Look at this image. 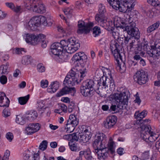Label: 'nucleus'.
<instances>
[{
  "instance_id": "nucleus-39",
  "label": "nucleus",
  "mask_w": 160,
  "mask_h": 160,
  "mask_svg": "<svg viewBox=\"0 0 160 160\" xmlns=\"http://www.w3.org/2000/svg\"><path fill=\"white\" fill-rule=\"evenodd\" d=\"M78 28L77 31V32L78 34H82L83 33H87L89 32V29H87L86 27Z\"/></svg>"
},
{
  "instance_id": "nucleus-9",
  "label": "nucleus",
  "mask_w": 160,
  "mask_h": 160,
  "mask_svg": "<svg viewBox=\"0 0 160 160\" xmlns=\"http://www.w3.org/2000/svg\"><path fill=\"white\" fill-rule=\"evenodd\" d=\"M78 123L79 120L76 116L74 115H71L66 124V132L69 133L72 132Z\"/></svg>"
},
{
  "instance_id": "nucleus-6",
  "label": "nucleus",
  "mask_w": 160,
  "mask_h": 160,
  "mask_svg": "<svg viewBox=\"0 0 160 160\" xmlns=\"http://www.w3.org/2000/svg\"><path fill=\"white\" fill-rule=\"evenodd\" d=\"M150 126H143L141 127V136L142 139L146 142H153L155 141L158 137L156 134L151 131Z\"/></svg>"
},
{
  "instance_id": "nucleus-1",
  "label": "nucleus",
  "mask_w": 160,
  "mask_h": 160,
  "mask_svg": "<svg viewBox=\"0 0 160 160\" xmlns=\"http://www.w3.org/2000/svg\"><path fill=\"white\" fill-rule=\"evenodd\" d=\"M80 47V44L75 38H72L61 41L60 42H56L51 46V52L52 57L55 59L62 51L67 53H72L77 50Z\"/></svg>"
},
{
  "instance_id": "nucleus-64",
  "label": "nucleus",
  "mask_w": 160,
  "mask_h": 160,
  "mask_svg": "<svg viewBox=\"0 0 160 160\" xmlns=\"http://www.w3.org/2000/svg\"><path fill=\"white\" fill-rule=\"evenodd\" d=\"M86 159L87 160H92L93 159L90 153L87 152L84 156Z\"/></svg>"
},
{
  "instance_id": "nucleus-53",
  "label": "nucleus",
  "mask_w": 160,
  "mask_h": 160,
  "mask_svg": "<svg viewBox=\"0 0 160 160\" xmlns=\"http://www.w3.org/2000/svg\"><path fill=\"white\" fill-rule=\"evenodd\" d=\"M12 10L17 13H21L22 11V9L20 6H15L13 9Z\"/></svg>"
},
{
  "instance_id": "nucleus-8",
  "label": "nucleus",
  "mask_w": 160,
  "mask_h": 160,
  "mask_svg": "<svg viewBox=\"0 0 160 160\" xmlns=\"http://www.w3.org/2000/svg\"><path fill=\"white\" fill-rule=\"evenodd\" d=\"M109 98L110 100L115 101L120 104L125 105L128 102V96L125 92L114 93L110 96Z\"/></svg>"
},
{
  "instance_id": "nucleus-31",
  "label": "nucleus",
  "mask_w": 160,
  "mask_h": 160,
  "mask_svg": "<svg viewBox=\"0 0 160 160\" xmlns=\"http://www.w3.org/2000/svg\"><path fill=\"white\" fill-rule=\"evenodd\" d=\"M24 154H25L24 157V160H38L39 159V155L38 153L32 155L31 158H30L29 155L28 154V152Z\"/></svg>"
},
{
  "instance_id": "nucleus-28",
  "label": "nucleus",
  "mask_w": 160,
  "mask_h": 160,
  "mask_svg": "<svg viewBox=\"0 0 160 160\" xmlns=\"http://www.w3.org/2000/svg\"><path fill=\"white\" fill-rule=\"evenodd\" d=\"M33 61V60L31 56H26L23 57L22 59V63L24 65H27L29 64H32Z\"/></svg>"
},
{
  "instance_id": "nucleus-41",
  "label": "nucleus",
  "mask_w": 160,
  "mask_h": 160,
  "mask_svg": "<svg viewBox=\"0 0 160 160\" xmlns=\"http://www.w3.org/2000/svg\"><path fill=\"white\" fill-rule=\"evenodd\" d=\"M148 2L153 6H160V4L158 0H147Z\"/></svg>"
},
{
  "instance_id": "nucleus-16",
  "label": "nucleus",
  "mask_w": 160,
  "mask_h": 160,
  "mask_svg": "<svg viewBox=\"0 0 160 160\" xmlns=\"http://www.w3.org/2000/svg\"><path fill=\"white\" fill-rule=\"evenodd\" d=\"M40 128V126L38 123L30 124L26 128L25 132L28 135H31L38 131Z\"/></svg>"
},
{
  "instance_id": "nucleus-62",
  "label": "nucleus",
  "mask_w": 160,
  "mask_h": 160,
  "mask_svg": "<svg viewBox=\"0 0 160 160\" xmlns=\"http://www.w3.org/2000/svg\"><path fill=\"white\" fill-rule=\"evenodd\" d=\"M109 105L105 104L102 105V109L104 111H107L109 112Z\"/></svg>"
},
{
  "instance_id": "nucleus-38",
  "label": "nucleus",
  "mask_w": 160,
  "mask_h": 160,
  "mask_svg": "<svg viewBox=\"0 0 160 160\" xmlns=\"http://www.w3.org/2000/svg\"><path fill=\"white\" fill-rule=\"evenodd\" d=\"M48 142L46 140L43 141L39 146V149L42 151L45 150L47 148Z\"/></svg>"
},
{
  "instance_id": "nucleus-54",
  "label": "nucleus",
  "mask_w": 160,
  "mask_h": 160,
  "mask_svg": "<svg viewBox=\"0 0 160 160\" xmlns=\"http://www.w3.org/2000/svg\"><path fill=\"white\" fill-rule=\"evenodd\" d=\"M3 115L5 117H7L10 116L11 113L9 110L4 109L2 112Z\"/></svg>"
},
{
  "instance_id": "nucleus-61",
  "label": "nucleus",
  "mask_w": 160,
  "mask_h": 160,
  "mask_svg": "<svg viewBox=\"0 0 160 160\" xmlns=\"http://www.w3.org/2000/svg\"><path fill=\"white\" fill-rule=\"evenodd\" d=\"M78 28L86 27L85 22L82 21H79L78 22Z\"/></svg>"
},
{
  "instance_id": "nucleus-24",
  "label": "nucleus",
  "mask_w": 160,
  "mask_h": 160,
  "mask_svg": "<svg viewBox=\"0 0 160 160\" xmlns=\"http://www.w3.org/2000/svg\"><path fill=\"white\" fill-rule=\"evenodd\" d=\"M59 87V83L57 81L52 82L49 86V88L47 89L48 92L50 93H54L56 92Z\"/></svg>"
},
{
  "instance_id": "nucleus-20",
  "label": "nucleus",
  "mask_w": 160,
  "mask_h": 160,
  "mask_svg": "<svg viewBox=\"0 0 160 160\" xmlns=\"http://www.w3.org/2000/svg\"><path fill=\"white\" fill-rule=\"evenodd\" d=\"M9 103L10 101L7 97L5 93L0 92V107H8Z\"/></svg>"
},
{
  "instance_id": "nucleus-19",
  "label": "nucleus",
  "mask_w": 160,
  "mask_h": 160,
  "mask_svg": "<svg viewBox=\"0 0 160 160\" xmlns=\"http://www.w3.org/2000/svg\"><path fill=\"white\" fill-rule=\"evenodd\" d=\"M76 92L74 88H69L67 86L62 88L57 93L56 96L60 97L64 94L70 93L71 95L73 96Z\"/></svg>"
},
{
  "instance_id": "nucleus-36",
  "label": "nucleus",
  "mask_w": 160,
  "mask_h": 160,
  "mask_svg": "<svg viewBox=\"0 0 160 160\" xmlns=\"http://www.w3.org/2000/svg\"><path fill=\"white\" fill-rule=\"evenodd\" d=\"M61 53V54L60 53L59 55L55 58L56 60L60 61L59 59H60L63 61H65V60H67L68 58V55L66 54V53L62 52Z\"/></svg>"
},
{
  "instance_id": "nucleus-3",
  "label": "nucleus",
  "mask_w": 160,
  "mask_h": 160,
  "mask_svg": "<svg viewBox=\"0 0 160 160\" xmlns=\"http://www.w3.org/2000/svg\"><path fill=\"white\" fill-rule=\"evenodd\" d=\"M112 8L123 13L131 11L136 4L135 0H107Z\"/></svg>"
},
{
  "instance_id": "nucleus-52",
  "label": "nucleus",
  "mask_w": 160,
  "mask_h": 160,
  "mask_svg": "<svg viewBox=\"0 0 160 160\" xmlns=\"http://www.w3.org/2000/svg\"><path fill=\"white\" fill-rule=\"evenodd\" d=\"M103 76H102L100 79L97 81V85H98L99 87H101L102 88H103V87H104V84L103 83Z\"/></svg>"
},
{
  "instance_id": "nucleus-11",
  "label": "nucleus",
  "mask_w": 160,
  "mask_h": 160,
  "mask_svg": "<svg viewBox=\"0 0 160 160\" xmlns=\"http://www.w3.org/2000/svg\"><path fill=\"white\" fill-rule=\"evenodd\" d=\"M135 81L138 84L142 85L146 83L148 81L147 74L142 70L137 71L134 76Z\"/></svg>"
},
{
  "instance_id": "nucleus-10",
  "label": "nucleus",
  "mask_w": 160,
  "mask_h": 160,
  "mask_svg": "<svg viewBox=\"0 0 160 160\" xmlns=\"http://www.w3.org/2000/svg\"><path fill=\"white\" fill-rule=\"evenodd\" d=\"M76 75V72L75 71L71 70L70 72V74L68 75L65 77L63 82V84L71 86L74 85L76 83H79L80 82Z\"/></svg>"
},
{
  "instance_id": "nucleus-15",
  "label": "nucleus",
  "mask_w": 160,
  "mask_h": 160,
  "mask_svg": "<svg viewBox=\"0 0 160 160\" xmlns=\"http://www.w3.org/2000/svg\"><path fill=\"white\" fill-rule=\"evenodd\" d=\"M117 120L116 116L114 115L109 116L103 122L104 127L107 129L111 128L115 124Z\"/></svg>"
},
{
  "instance_id": "nucleus-5",
  "label": "nucleus",
  "mask_w": 160,
  "mask_h": 160,
  "mask_svg": "<svg viewBox=\"0 0 160 160\" xmlns=\"http://www.w3.org/2000/svg\"><path fill=\"white\" fill-rule=\"evenodd\" d=\"M95 83L92 80H87L84 82L82 86L81 87V92L85 97H90L93 95L96 89L98 90L99 87L97 86V88H94Z\"/></svg>"
},
{
  "instance_id": "nucleus-46",
  "label": "nucleus",
  "mask_w": 160,
  "mask_h": 160,
  "mask_svg": "<svg viewBox=\"0 0 160 160\" xmlns=\"http://www.w3.org/2000/svg\"><path fill=\"white\" fill-rule=\"evenodd\" d=\"M149 157V152L148 151L142 153L141 156V158L143 160L148 159Z\"/></svg>"
},
{
  "instance_id": "nucleus-29",
  "label": "nucleus",
  "mask_w": 160,
  "mask_h": 160,
  "mask_svg": "<svg viewBox=\"0 0 160 160\" xmlns=\"http://www.w3.org/2000/svg\"><path fill=\"white\" fill-rule=\"evenodd\" d=\"M160 25V22L158 21L150 25L147 28V32L148 33H151L152 32L158 28Z\"/></svg>"
},
{
  "instance_id": "nucleus-44",
  "label": "nucleus",
  "mask_w": 160,
  "mask_h": 160,
  "mask_svg": "<svg viewBox=\"0 0 160 160\" xmlns=\"http://www.w3.org/2000/svg\"><path fill=\"white\" fill-rule=\"evenodd\" d=\"M16 122L19 124L23 125L25 123V121L20 116H17L16 119Z\"/></svg>"
},
{
  "instance_id": "nucleus-59",
  "label": "nucleus",
  "mask_w": 160,
  "mask_h": 160,
  "mask_svg": "<svg viewBox=\"0 0 160 160\" xmlns=\"http://www.w3.org/2000/svg\"><path fill=\"white\" fill-rule=\"evenodd\" d=\"M134 101L135 103H137L138 105H139L141 102V100L140 99V97L139 96L138 94V92H137L136 95L135 99Z\"/></svg>"
},
{
  "instance_id": "nucleus-14",
  "label": "nucleus",
  "mask_w": 160,
  "mask_h": 160,
  "mask_svg": "<svg viewBox=\"0 0 160 160\" xmlns=\"http://www.w3.org/2000/svg\"><path fill=\"white\" fill-rule=\"evenodd\" d=\"M138 39L132 37L127 36L125 37L124 39V42L126 44L129 43V45L128 46V49L129 53L131 52L134 51L136 49L135 43Z\"/></svg>"
},
{
  "instance_id": "nucleus-58",
  "label": "nucleus",
  "mask_w": 160,
  "mask_h": 160,
  "mask_svg": "<svg viewBox=\"0 0 160 160\" xmlns=\"http://www.w3.org/2000/svg\"><path fill=\"white\" fill-rule=\"evenodd\" d=\"M10 155V151L8 150H6L2 159L3 160H5V159L8 160V157Z\"/></svg>"
},
{
  "instance_id": "nucleus-45",
  "label": "nucleus",
  "mask_w": 160,
  "mask_h": 160,
  "mask_svg": "<svg viewBox=\"0 0 160 160\" xmlns=\"http://www.w3.org/2000/svg\"><path fill=\"white\" fill-rule=\"evenodd\" d=\"M110 80L109 78L107 77L103 76V83L104 84V88H105L106 87H108L109 86V82L110 81Z\"/></svg>"
},
{
  "instance_id": "nucleus-57",
  "label": "nucleus",
  "mask_w": 160,
  "mask_h": 160,
  "mask_svg": "<svg viewBox=\"0 0 160 160\" xmlns=\"http://www.w3.org/2000/svg\"><path fill=\"white\" fill-rule=\"evenodd\" d=\"M108 149L109 150H110L112 153L114 152V150L113 148L114 142L111 141L110 142L108 143Z\"/></svg>"
},
{
  "instance_id": "nucleus-40",
  "label": "nucleus",
  "mask_w": 160,
  "mask_h": 160,
  "mask_svg": "<svg viewBox=\"0 0 160 160\" xmlns=\"http://www.w3.org/2000/svg\"><path fill=\"white\" fill-rule=\"evenodd\" d=\"M98 8V13L104 14L106 12L105 6L102 3H100L99 4Z\"/></svg>"
},
{
  "instance_id": "nucleus-56",
  "label": "nucleus",
  "mask_w": 160,
  "mask_h": 160,
  "mask_svg": "<svg viewBox=\"0 0 160 160\" xmlns=\"http://www.w3.org/2000/svg\"><path fill=\"white\" fill-rule=\"evenodd\" d=\"M7 81V78L5 76L2 75L0 77V82L2 84H6Z\"/></svg>"
},
{
  "instance_id": "nucleus-51",
  "label": "nucleus",
  "mask_w": 160,
  "mask_h": 160,
  "mask_svg": "<svg viewBox=\"0 0 160 160\" xmlns=\"http://www.w3.org/2000/svg\"><path fill=\"white\" fill-rule=\"evenodd\" d=\"M76 108L75 104L73 103H71L68 106V110L69 112H71Z\"/></svg>"
},
{
  "instance_id": "nucleus-13",
  "label": "nucleus",
  "mask_w": 160,
  "mask_h": 160,
  "mask_svg": "<svg viewBox=\"0 0 160 160\" xmlns=\"http://www.w3.org/2000/svg\"><path fill=\"white\" fill-rule=\"evenodd\" d=\"M151 47L150 51H148V53L150 57L155 58L160 56V42H155Z\"/></svg>"
},
{
  "instance_id": "nucleus-4",
  "label": "nucleus",
  "mask_w": 160,
  "mask_h": 160,
  "mask_svg": "<svg viewBox=\"0 0 160 160\" xmlns=\"http://www.w3.org/2000/svg\"><path fill=\"white\" fill-rule=\"evenodd\" d=\"M126 20L125 22H121V24L118 25L117 27H119L123 29V31H126L128 34L131 37L139 39L140 38V33L138 28L136 27V23L132 20H131L130 16Z\"/></svg>"
},
{
  "instance_id": "nucleus-47",
  "label": "nucleus",
  "mask_w": 160,
  "mask_h": 160,
  "mask_svg": "<svg viewBox=\"0 0 160 160\" xmlns=\"http://www.w3.org/2000/svg\"><path fill=\"white\" fill-rule=\"evenodd\" d=\"M117 107L119 108V107L117 105ZM117 108V106L115 105H113V104H110L109 105V112H115Z\"/></svg>"
},
{
  "instance_id": "nucleus-55",
  "label": "nucleus",
  "mask_w": 160,
  "mask_h": 160,
  "mask_svg": "<svg viewBox=\"0 0 160 160\" xmlns=\"http://www.w3.org/2000/svg\"><path fill=\"white\" fill-rule=\"evenodd\" d=\"M109 31L114 30L115 29V24L111 21H109Z\"/></svg>"
},
{
  "instance_id": "nucleus-25",
  "label": "nucleus",
  "mask_w": 160,
  "mask_h": 160,
  "mask_svg": "<svg viewBox=\"0 0 160 160\" xmlns=\"http://www.w3.org/2000/svg\"><path fill=\"white\" fill-rule=\"evenodd\" d=\"M33 11L37 13H43L45 11V8L43 4H38V5H35L33 9Z\"/></svg>"
},
{
  "instance_id": "nucleus-60",
  "label": "nucleus",
  "mask_w": 160,
  "mask_h": 160,
  "mask_svg": "<svg viewBox=\"0 0 160 160\" xmlns=\"http://www.w3.org/2000/svg\"><path fill=\"white\" fill-rule=\"evenodd\" d=\"M6 137L8 140L10 142H11L12 141L13 138V135L12 133L8 132L6 134Z\"/></svg>"
},
{
  "instance_id": "nucleus-18",
  "label": "nucleus",
  "mask_w": 160,
  "mask_h": 160,
  "mask_svg": "<svg viewBox=\"0 0 160 160\" xmlns=\"http://www.w3.org/2000/svg\"><path fill=\"white\" fill-rule=\"evenodd\" d=\"M38 20H37L36 17H34L32 18L26 24V27L28 30H35L37 29L38 27Z\"/></svg>"
},
{
  "instance_id": "nucleus-35",
  "label": "nucleus",
  "mask_w": 160,
  "mask_h": 160,
  "mask_svg": "<svg viewBox=\"0 0 160 160\" xmlns=\"http://www.w3.org/2000/svg\"><path fill=\"white\" fill-rule=\"evenodd\" d=\"M148 44L146 42H142L141 43V45L137 44L136 46V49H138V48L139 47L141 48L140 52L142 51V49H143L144 51H148Z\"/></svg>"
},
{
  "instance_id": "nucleus-26",
  "label": "nucleus",
  "mask_w": 160,
  "mask_h": 160,
  "mask_svg": "<svg viewBox=\"0 0 160 160\" xmlns=\"http://www.w3.org/2000/svg\"><path fill=\"white\" fill-rule=\"evenodd\" d=\"M87 70L85 68H83L80 70L77 73L76 72V75L79 82H80L83 79V78L85 77L87 74Z\"/></svg>"
},
{
  "instance_id": "nucleus-50",
  "label": "nucleus",
  "mask_w": 160,
  "mask_h": 160,
  "mask_svg": "<svg viewBox=\"0 0 160 160\" xmlns=\"http://www.w3.org/2000/svg\"><path fill=\"white\" fill-rule=\"evenodd\" d=\"M48 84V82L47 80H42L41 82V86L43 88H47Z\"/></svg>"
},
{
  "instance_id": "nucleus-22",
  "label": "nucleus",
  "mask_w": 160,
  "mask_h": 160,
  "mask_svg": "<svg viewBox=\"0 0 160 160\" xmlns=\"http://www.w3.org/2000/svg\"><path fill=\"white\" fill-rule=\"evenodd\" d=\"M141 48L139 47L138 48V49L136 48L134 50V51L131 52L130 53H129L130 54H133L134 56L133 58L134 60L137 61H140L142 58L140 57L141 54H143V52H140Z\"/></svg>"
},
{
  "instance_id": "nucleus-17",
  "label": "nucleus",
  "mask_w": 160,
  "mask_h": 160,
  "mask_svg": "<svg viewBox=\"0 0 160 160\" xmlns=\"http://www.w3.org/2000/svg\"><path fill=\"white\" fill-rule=\"evenodd\" d=\"M147 115V112L146 111L143 110L140 113L139 111L136 112L134 114L135 118L137 119V123L140 125V128L141 126H144L143 124L144 120L142 118H144Z\"/></svg>"
},
{
  "instance_id": "nucleus-12",
  "label": "nucleus",
  "mask_w": 160,
  "mask_h": 160,
  "mask_svg": "<svg viewBox=\"0 0 160 160\" xmlns=\"http://www.w3.org/2000/svg\"><path fill=\"white\" fill-rule=\"evenodd\" d=\"M43 38V35L42 34H40L37 36L33 34H27L25 40L27 43L35 45L38 44L39 41Z\"/></svg>"
},
{
  "instance_id": "nucleus-27",
  "label": "nucleus",
  "mask_w": 160,
  "mask_h": 160,
  "mask_svg": "<svg viewBox=\"0 0 160 160\" xmlns=\"http://www.w3.org/2000/svg\"><path fill=\"white\" fill-rule=\"evenodd\" d=\"M68 145L70 149L72 151L78 152L81 150L80 147L78 143L69 142Z\"/></svg>"
},
{
  "instance_id": "nucleus-32",
  "label": "nucleus",
  "mask_w": 160,
  "mask_h": 160,
  "mask_svg": "<svg viewBox=\"0 0 160 160\" xmlns=\"http://www.w3.org/2000/svg\"><path fill=\"white\" fill-rule=\"evenodd\" d=\"M30 98V95L28 94L25 96L20 97L18 98L19 103L22 105L26 104Z\"/></svg>"
},
{
  "instance_id": "nucleus-63",
  "label": "nucleus",
  "mask_w": 160,
  "mask_h": 160,
  "mask_svg": "<svg viewBox=\"0 0 160 160\" xmlns=\"http://www.w3.org/2000/svg\"><path fill=\"white\" fill-rule=\"evenodd\" d=\"M22 52H25L23 48H17L15 51V53L16 54H22Z\"/></svg>"
},
{
  "instance_id": "nucleus-37",
  "label": "nucleus",
  "mask_w": 160,
  "mask_h": 160,
  "mask_svg": "<svg viewBox=\"0 0 160 160\" xmlns=\"http://www.w3.org/2000/svg\"><path fill=\"white\" fill-rule=\"evenodd\" d=\"M36 107L38 110L39 111L43 110V109H46V107L44 108L45 105L43 102L42 101H38L36 105Z\"/></svg>"
},
{
  "instance_id": "nucleus-33",
  "label": "nucleus",
  "mask_w": 160,
  "mask_h": 160,
  "mask_svg": "<svg viewBox=\"0 0 160 160\" xmlns=\"http://www.w3.org/2000/svg\"><path fill=\"white\" fill-rule=\"evenodd\" d=\"M9 66L8 62H7L5 65H2L0 67V75L2 74H5L8 72V68Z\"/></svg>"
},
{
  "instance_id": "nucleus-48",
  "label": "nucleus",
  "mask_w": 160,
  "mask_h": 160,
  "mask_svg": "<svg viewBox=\"0 0 160 160\" xmlns=\"http://www.w3.org/2000/svg\"><path fill=\"white\" fill-rule=\"evenodd\" d=\"M83 57L79 56L78 53H76L73 57V61H83Z\"/></svg>"
},
{
  "instance_id": "nucleus-23",
  "label": "nucleus",
  "mask_w": 160,
  "mask_h": 160,
  "mask_svg": "<svg viewBox=\"0 0 160 160\" xmlns=\"http://www.w3.org/2000/svg\"><path fill=\"white\" fill-rule=\"evenodd\" d=\"M36 17L37 20L38 21V22L39 26H40L41 23L44 26H50L52 24V22H48V21L47 20L46 18L44 16H39Z\"/></svg>"
},
{
  "instance_id": "nucleus-21",
  "label": "nucleus",
  "mask_w": 160,
  "mask_h": 160,
  "mask_svg": "<svg viewBox=\"0 0 160 160\" xmlns=\"http://www.w3.org/2000/svg\"><path fill=\"white\" fill-rule=\"evenodd\" d=\"M25 115H26V119L30 121L35 120L38 116V113L35 111H27Z\"/></svg>"
},
{
  "instance_id": "nucleus-7",
  "label": "nucleus",
  "mask_w": 160,
  "mask_h": 160,
  "mask_svg": "<svg viewBox=\"0 0 160 160\" xmlns=\"http://www.w3.org/2000/svg\"><path fill=\"white\" fill-rule=\"evenodd\" d=\"M110 48L118 64L117 68H118L120 69H122L119 62V60L122 61V56L120 52L121 46L117 42L112 40L110 43Z\"/></svg>"
},
{
  "instance_id": "nucleus-2",
  "label": "nucleus",
  "mask_w": 160,
  "mask_h": 160,
  "mask_svg": "<svg viewBox=\"0 0 160 160\" xmlns=\"http://www.w3.org/2000/svg\"><path fill=\"white\" fill-rule=\"evenodd\" d=\"M106 138V136L103 133H97L93 143L94 152L97 154L98 158L100 160L107 159L109 155V149L105 146Z\"/></svg>"
},
{
  "instance_id": "nucleus-30",
  "label": "nucleus",
  "mask_w": 160,
  "mask_h": 160,
  "mask_svg": "<svg viewBox=\"0 0 160 160\" xmlns=\"http://www.w3.org/2000/svg\"><path fill=\"white\" fill-rule=\"evenodd\" d=\"M95 19L99 25H100L105 20V15L98 13L95 17Z\"/></svg>"
},
{
  "instance_id": "nucleus-42",
  "label": "nucleus",
  "mask_w": 160,
  "mask_h": 160,
  "mask_svg": "<svg viewBox=\"0 0 160 160\" xmlns=\"http://www.w3.org/2000/svg\"><path fill=\"white\" fill-rule=\"evenodd\" d=\"M80 137L81 140L84 142H87L90 139L88 135L87 134L81 135Z\"/></svg>"
},
{
  "instance_id": "nucleus-43",
  "label": "nucleus",
  "mask_w": 160,
  "mask_h": 160,
  "mask_svg": "<svg viewBox=\"0 0 160 160\" xmlns=\"http://www.w3.org/2000/svg\"><path fill=\"white\" fill-rule=\"evenodd\" d=\"M37 69L38 72H45V68L42 63H39L37 65Z\"/></svg>"
},
{
  "instance_id": "nucleus-34",
  "label": "nucleus",
  "mask_w": 160,
  "mask_h": 160,
  "mask_svg": "<svg viewBox=\"0 0 160 160\" xmlns=\"http://www.w3.org/2000/svg\"><path fill=\"white\" fill-rule=\"evenodd\" d=\"M92 31V34L95 37L98 36L101 33L100 28L98 26L94 27L93 28Z\"/></svg>"
},
{
  "instance_id": "nucleus-49",
  "label": "nucleus",
  "mask_w": 160,
  "mask_h": 160,
  "mask_svg": "<svg viewBox=\"0 0 160 160\" xmlns=\"http://www.w3.org/2000/svg\"><path fill=\"white\" fill-rule=\"evenodd\" d=\"M108 23H109V21H107L106 20H104V22H103L101 25L100 26L102 27L103 28H104L108 30V31H109V25H108Z\"/></svg>"
}]
</instances>
